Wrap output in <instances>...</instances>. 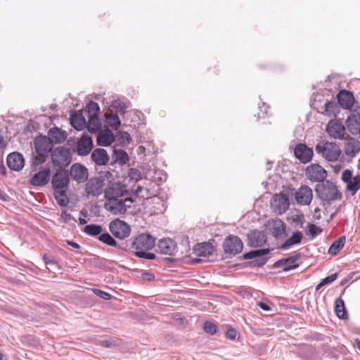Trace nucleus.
Returning <instances> with one entry per match:
<instances>
[{"mask_svg":"<svg viewBox=\"0 0 360 360\" xmlns=\"http://www.w3.org/2000/svg\"><path fill=\"white\" fill-rule=\"evenodd\" d=\"M155 245V238L150 234L141 233L134 238L129 243H122L119 248L123 250H129L136 256L148 260L155 259L156 255L147 251L153 249Z\"/></svg>","mask_w":360,"mask_h":360,"instance_id":"1","label":"nucleus"},{"mask_svg":"<svg viewBox=\"0 0 360 360\" xmlns=\"http://www.w3.org/2000/svg\"><path fill=\"white\" fill-rule=\"evenodd\" d=\"M316 152L328 162H335L341 155L339 146L326 140L319 141L315 147Z\"/></svg>","mask_w":360,"mask_h":360,"instance_id":"2","label":"nucleus"},{"mask_svg":"<svg viewBox=\"0 0 360 360\" xmlns=\"http://www.w3.org/2000/svg\"><path fill=\"white\" fill-rule=\"evenodd\" d=\"M317 197L322 201L330 202L341 198V193L332 181L327 180L318 184L315 188Z\"/></svg>","mask_w":360,"mask_h":360,"instance_id":"3","label":"nucleus"},{"mask_svg":"<svg viewBox=\"0 0 360 360\" xmlns=\"http://www.w3.org/2000/svg\"><path fill=\"white\" fill-rule=\"evenodd\" d=\"M109 230L117 238L124 239L127 238L131 233V228L125 221L116 219L109 224Z\"/></svg>","mask_w":360,"mask_h":360,"instance_id":"4","label":"nucleus"},{"mask_svg":"<svg viewBox=\"0 0 360 360\" xmlns=\"http://www.w3.org/2000/svg\"><path fill=\"white\" fill-rule=\"evenodd\" d=\"M271 234L277 240H283L287 237L286 224L281 219H272L268 221Z\"/></svg>","mask_w":360,"mask_h":360,"instance_id":"5","label":"nucleus"},{"mask_svg":"<svg viewBox=\"0 0 360 360\" xmlns=\"http://www.w3.org/2000/svg\"><path fill=\"white\" fill-rule=\"evenodd\" d=\"M52 162L58 166H68L71 162L70 150L63 146L56 148L51 154Z\"/></svg>","mask_w":360,"mask_h":360,"instance_id":"6","label":"nucleus"},{"mask_svg":"<svg viewBox=\"0 0 360 360\" xmlns=\"http://www.w3.org/2000/svg\"><path fill=\"white\" fill-rule=\"evenodd\" d=\"M127 194L126 186L120 182H110L104 191L105 199L122 198Z\"/></svg>","mask_w":360,"mask_h":360,"instance_id":"7","label":"nucleus"},{"mask_svg":"<svg viewBox=\"0 0 360 360\" xmlns=\"http://www.w3.org/2000/svg\"><path fill=\"white\" fill-rule=\"evenodd\" d=\"M306 176L311 181L322 183L327 176V172L319 164H311L306 169Z\"/></svg>","mask_w":360,"mask_h":360,"instance_id":"8","label":"nucleus"},{"mask_svg":"<svg viewBox=\"0 0 360 360\" xmlns=\"http://www.w3.org/2000/svg\"><path fill=\"white\" fill-rule=\"evenodd\" d=\"M326 132L329 136L335 139H342L345 136V128L340 120H331L326 126Z\"/></svg>","mask_w":360,"mask_h":360,"instance_id":"9","label":"nucleus"},{"mask_svg":"<svg viewBox=\"0 0 360 360\" xmlns=\"http://www.w3.org/2000/svg\"><path fill=\"white\" fill-rule=\"evenodd\" d=\"M243 248V242L238 236H229L225 239L224 250L226 253L237 255L242 251Z\"/></svg>","mask_w":360,"mask_h":360,"instance_id":"10","label":"nucleus"},{"mask_svg":"<svg viewBox=\"0 0 360 360\" xmlns=\"http://www.w3.org/2000/svg\"><path fill=\"white\" fill-rule=\"evenodd\" d=\"M70 182L68 170L59 169L52 176L51 184L53 189L66 188Z\"/></svg>","mask_w":360,"mask_h":360,"instance_id":"11","label":"nucleus"},{"mask_svg":"<svg viewBox=\"0 0 360 360\" xmlns=\"http://www.w3.org/2000/svg\"><path fill=\"white\" fill-rule=\"evenodd\" d=\"M129 200L126 198L124 200L121 198L106 199L104 204L105 208L114 214L124 213L127 211L125 201Z\"/></svg>","mask_w":360,"mask_h":360,"instance_id":"12","label":"nucleus"},{"mask_svg":"<svg viewBox=\"0 0 360 360\" xmlns=\"http://www.w3.org/2000/svg\"><path fill=\"white\" fill-rule=\"evenodd\" d=\"M294 155L302 163L306 164L311 160L314 152L306 144L299 143L294 149Z\"/></svg>","mask_w":360,"mask_h":360,"instance_id":"13","label":"nucleus"},{"mask_svg":"<svg viewBox=\"0 0 360 360\" xmlns=\"http://www.w3.org/2000/svg\"><path fill=\"white\" fill-rule=\"evenodd\" d=\"M70 176L77 183H84L88 179V170L86 167L80 163L73 164L70 169Z\"/></svg>","mask_w":360,"mask_h":360,"instance_id":"14","label":"nucleus"},{"mask_svg":"<svg viewBox=\"0 0 360 360\" xmlns=\"http://www.w3.org/2000/svg\"><path fill=\"white\" fill-rule=\"evenodd\" d=\"M103 186L101 178H90L86 184L85 191L88 195L98 196L103 193Z\"/></svg>","mask_w":360,"mask_h":360,"instance_id":"15","label":"nucleus"},{"mask_svg":"<svg viewBox=\"0 0 360 360\" xmlns=\"http://www.w3.org/2000/svg\"><path fill=\"white\" fill-rule=\"evenodd\" d=\"M6 163L11 170L20 172L25 166V159L21 153L13 152L7 156Z\"/></svg>","mask_w":360,"mask_h":360,"instance_id":"16","label":"nucleus"},{"mask_svg":"<svg viewBox=\"0 0 360 360\" xmlns=\"http://www.w3.org/2000/svg\"><path fill=\"white\" fill-rule=\"evenodd\" d=\"M313 198V193L308 186H302L295 193V200L300 205H308Z\"/></svg>","mask_w":360,"mask_h":360,"instance_id":"17","label":"nucleus"},{"mask_svg":"<svg viewBox=\"0 0 360 360\" xmlns=\"http://www.w3.org/2000/svg\"><path fill=\"white\" fill-rule=\"evenodd\" d=\"M160 252L164 255H175L177 246L174 240L171 238H163L158 241L157 245Z\"/></svg>","mask_w":360,"mask_h":360,"instance_id":"18","label":"nucleus"},{"mask_svg":"<svg viewBox=\"0 0 360 360\" xmlns=\"http://www.w3.org/2000/svg\"><path fill=\"white\" fill-rule=\"evenodd\" d=\"M290 202L285 194L275 195L271 202V207L280 214L285 212L289 208Z\"/></svg>","mask_w":360,"mask_h":360,"instance_id":"19","label":"nucleus"},{"mask_svg":"<svg viewBox=\"0 0 360 360\" xmlns=\"http://www.w3.org/2000/svg\"><path fill=\"white\" fill-rule=\"evenodd\" d=\"M264 231L254 230L248 234V245L252 247H260L266 242Z\"/></svg>","mask_w":360,"mask_h":360,"instance_id":"20","label":"nucleus"},{"mask_svg":"<svg viewBox=\"0 0 360 360\" xmlns=\"http://www.w3.org/2000/svg\"><path fill=\"white\" fill-rule=\"evenodd\" d=\"M93 147V141L87 134L82 136L77 142V152L79 155H86L90 153Z\"/></svg>","mask_w":360,"mask_h":360,"instance_id":"21","label":"nucleus"},{"mask_svg":"<svg viewBox=\"0 0 360 360\" xmlns=\"http://www.w3.org/2000/svg\"><path fill=\"white\" fill-rule=\"evenodd\" d=\"M299 257L300 255L297 254L294 256L281 259L274 264V267L278 268L283 266V271L285 272L295 269L299 266V264H295V261L297 260Z\"/></svg>","mask_w":360,"mask_h":360,"instance_id":"22","label":"nucleus"},{"mask_svg":"<svg viewBox=\"0 0 360 360\" xmlns=\"http://www.w3.org/2000/svg\"><path fill=\"white\" fill-rule=\"evenodd\" d=\"M50 178V169H44L34 174L30 180V184L34 186H44L48 184Z\"/></svg>","mask_w":360,"mask_h":360,"instance_id":"23","label":"nucleus"},{"mask_svg":"<svg viewBox=\"0 0 360 360\" xmlns=\"http://www.w3.org/2000/svg\"><path fill=\"white\" fill-rule=\"evenodd\" d=\"M344 151L347 156L354 158L360 151V142L354 138H349L345 143Z\"/></svg>","mask_w":360,"mask_h":360,"instance_id":"24","label":"nucleus"},{"mask_svg":"<svg viewBox=\"0 0 360 360\" xmlns=\"http://www.w3.org/2000/svg\"><path fill=\"white\" fill-rule=\"evenodd\" d=\"M34 146L37 153L41 156L46 155L51 150V142L46 137L37 138L34 141Z\"/></svg>","mask_w":360,"mask_h":360,"instance_id":"25","label":"nucleus"},{"mask_svg":"<svg viewBox=\"0 0 360 360\" xmlns=\"http://www.w3.org/2000/svg\"><path fill=\"white\" fill-rule=\"evenodd\" d=\"M213 252L214 247L210 243H198L193 248V254L198 257H207Z\"/></svg>","mask_w":360,"mask_h":360,"instance_id":"26","label":"nucleus"},{"mask_svg":"<svg viewBox=\"0 0 360 360\" xmlns=\"http://www.w3.org/2000/svg\"><path fill=\"white\" fill-rule=\"evenodd\" d=\"M91 158L97 165H105L109 160L108 153L103 148L95 149L92 152Z\"/></svg>","mask_w":360,"mask_h":360,"instance_id":"27","label":"nucleus"},{"mask_svg":"<svg viewBox=\"0 0 360 360\" xmlns=\"http://www.w3.org/2000/svg\"><path fill=\"white\" fill-rule=\"evenodd\" d=\"M340 105L345 108L349 109L354 105V98L351 92L342 91L338 96Z\"/></svg>","mask_w":360,"mask_h":360,"instance_id":"28","label":"nucleus"},{"mask_svg":"<svg viewBox=\"0 0 360 360\" xmlns=\"http://www.w3.org/2000/svg\"><path fill=\"white\" fill-rule=\"evenodd\" d=\"M115 141L113 133L106 129L99 132L97 136V144L101 146H108Z\"/></svg>","mask_w":360,"mask_h":360,"instance_id":"29","label":"nucleus"},{"mask_svg":"<svg viewBox=\"0 0 360 360\" xmlns=\"http://www.w3.org/2000/svg\"><path fill=\"white\" fill-rule=\"evenodd\" d=\"M303 237V233L301 231H295L289 238L281 244L280 248L281 250H286L292 245H298L302 242Z\"/></svg>","mask_w":360,"mask_h":360,"instance_id":"30","label":"nucleus"},{"mask_svg":"<svg viewBox=\"0 0 360 360\" xmlns=\"http://www.w3.org/2000/svg\"><path fill=\"white\" fill-rule=\"evenodd\" d=\"M70 124L77 130H82L86 126V119L82 113L72 115Z\"/></svg>","mask_w":360,"mask_h":360,"instance_id":"31","label":"nucleus"},{"mask_svg":"<svg viewBox=\"0 0 360 360\" xmlns=\"http://www.w3.org/2000/svg\"><path fill=\"white\" fill-rule=\"evenodd\" d=\"M56 200L61 207H65L69 202V200L65 188L54 189L53 193Z\"/></svg>","mask_w":360,"mask_h":360,"instance_id":"32","label":"nucleus"},{"mask_svg":"<svg viewBox=\"0 0 360 360\" xmlns=\"http://www.w3.org/2000/svg\"><path fill=\"white\" fill-rule=\"evenodd\" d=\"M112 158L115 163L120 165L126 164L129 160L127 153L122 149H114Z\"/></svg>","mask_w":360,"mask_h":360,"instance_id":"33","label":"nucleus"},{"mask_svg":"<svg viewBox=\"0 0 360 360\" xmlns=\"http://www.w3.org/2000/svg\"><path fill=\"white\" fill-rule=\"evenodd\" d=\"M107 124L112 129L117 130L121 124L119 117L111 110L105 114Z\"/></svg>","mask_w":360,"mask_h":360,"instance_id":"34","label":"nucleus"},{"mask_svg":"<svg viewBox=\"0 0 360 360\" xmlns=\"http://www.w3.org/2000/svg\"><path fill=\"white\" fill-rule=\"evenodd\" d=\"M339 112V107L337 103L333 101H327L324 104V110L323 114L328 117H335Z\"/></svg>","mask_w":360,"mask_h":360,"instance_id":"35","label":"nucleus"},{"mask_svg":"<svg viewBox=\"0 0 360 360\" xmlns=\"http://www.w3.org/2000/svg\"><path fill=\"white\" fill-rule=\"evenodd\" d=\"M88 117V123H86V127L88 131L90 133H96L97 132L101 126V123L98 116L94 117Z\"/></svg>","mask_w":360,"mask_h":360,"instance_id":"36","label":"nucleus"},{"mask_svg":"<svg viewBox=\"0 0 360 360\" xmlns=\"http://www.w3.org/2000/svg\"><path fill=\"white\" fill-rule=\"evenodd\" d=\"M270 252L269 248L259 249L250 251L243 255L245 259H252L255 258H262V256L267 255Z\"/></svg>","mask_w":360,"mask_h":360,"instance_id":"37","label":"nucleus"},{"mask_svg":"<svg viewBox=\"0 0 360 360\" xmlns=\"http://www.w3.org/2000/svg\"><path fill=\"white\" fill-rule=\"evenodd\" d=\"M345 243V237L342 236L337 239L329 248L328 253L335 255L338 252L343 248Z\"/></svg>","mask_w":360,"mask_h":360,"instance_id":"38","label":"nucleus"},{"mask_svg":"<svg viewBox=\"0 0 360 360\" xmlns=\"http://www.w3.org/2000/svg\"><path fill=\"white\" fill-rule=\"evenodd\" d=\"M360 188V176H355L347 184V190L351 192L352 195H354L357 191Z\"/></svg>","mask_w":360,"mask_h":360,"instance_id":"39","label":"nucleus"},{"mask_svg":"<svg viewBox=\"0 0 360 360\" xmlns=\"http://www.w3.org/2000/svg\"><path fill=\"white\" fill-rule=\"evenodd\" d=\"M84 232L91 236H100L102 232V227L98 224H89L86 225L84 228Z\"/></svg>","mask_w":360,"mask_h":360,"instance_id":"40","label":"nucleus"},{"mask_svg":"<svg viewBox=\"0 0 360 360\" xmlns=\"http://www.w3.org/2000/svg\"><path fill=\"white\" fill-rule=\"evenodd\" d=\"M49 134L55 140L57 143H61L65 141V135L64 132L58 129V127H54L49 131Z\"/></svg>","mask_w":360,"mask_h":360,"instance_id":"41","label":"nucleus"},{"mask_svg":"<svg viewBox=\"0 0 360 360\" xmlns=\"http://www.w3.org/2000/svg\"><path fill=\"white\" fill-rule=\"evenodd\" d=\"M99 110L100 109L98 103L94 101H90L86 105L84 112L86 114L87 117H95L98 116Z\"/></svg>","mask_w":360,"mask_h":360,"instance_id":"42","label":"nucleus"},{"mask_svg":"<svg viewBox=\"0 0 360 360\" xmlns=\"http://www.w3.org/2000/svg\"><path fill=\"white\" fill-rule=\"evenodd\" d=\"M99 345L106 348H112L120 345V340L115 337H108L100 340Z\"/></svg>","mask_w":360,"mask_h":360,"instance_id":"43","label":"nucleus"},{"mask_svg":"<svg viewBox=\"0 0 360 360\" xmlns=\"http://www.w3.org/2000/svg\"><path fill=\"white\" fill-rule=\"evenodd\" d=\"M98 240L103 243L112 247H118L120 244H117L116 240L108 233H102L98 236Z\"/></svg>","mask_w":360,"mask_h":360,"instance_id":"44","label":"nucleus"},{"mask_svg":"<svg viewBox=\"0 0 360 360\" xmlns=\"http://www.w3.org/2000/svg\"><path fill=\"white\" fill-rule=\"evenodd\" d=\"M335 312L336 315H346V309L343 300L340 297L336 299L335 302Z\"/></svg>","mask_w":360,"mask_h":360,"instance_id":"45","label":"nucleus"},{"mask_svg":"<svg viewBox=\"0 0 360 360\" xmlns=\"http://www.w3.org/2000/svg\"><path fill=\"white\" fill-rule=\"evenodd\" d=\"M322 232V229L314 224H308L307 226V234L315 237Z\"/></svg>","mask_w":360,"mask_h":360,"instance_id":"46","label":"nucleus"},{"mask_svg":"<svg viewBox=\"0 0 360 360\" xmlns=\"http://www.w3.org/2000/svg\"><path fill=\"white\" fill-rule=\"evenodd\" d=\"M203 329L207 333L214 335L217 332V326L214 323L207 321L204 323Z\"/></svg>","mask_w":360,"mask_h":360,"instance_id":"47","label":"nucleus"},{"mask_svg":"<svg viewBox=\"0 0 360 360\" xmlns=\"http://www.w3.org/2000/svg\"><path fill=\"white\" fill-rule=\"evenodd\" d=\"M111 107L117 110L120 112L124 113V110L128 107L127 104L120 99L114 100L111 104Z\"/></svg>","mask_w":360,"mask_h":360,"instance_id":"48","label":"nucleus"},{"mask_svg":"<svg viewBox=\"0 0 360 360\" xmlns=\"http://www.w3.org/2000/svg\"><path fill=\"white\" fill-rule=\"evenodd\" d=\"M92 291L96 295L103 299L104 300H109L112 297V295L98 288H93Z\"/></svg>","mask_w":360,"mask_h":360,"instance_id":"49","label":"nucleus"},{"mask_svg":"<svg viewBox=\"0 0 360 360\" xmlns=\"http://www.w3.org/2000/svg\"><path fill=\"white\" fill-rule=\"evenodd\" d=\"M113 175L110 171H105L100 174V176L98 178H101L103 179V183H104V181L106 180L108 182V184L110 182H114L112 181Z\"/></svg>","mask_w":360,"mask_h":360,"instance_id":"50","label":"nucleus"},{"mask_svg":"<svg viewBox=\"0 0 360 360\" xmlns=\"http://www.w3.org/2000/svg\"><path fill=\"white\" fill-rule=\"evenodd\" d=\"M268 261L266 257L257 258L251 262V264L253 266L260 267L264 266Z\"/></svg>","mask_w":360,"mask_h":360,"instance_id":"51","label":"nucleus"},{"mask_svg":"<svg viewBox=\"0 0 360 360\" xmlns=\"http://www.w3.org/2000/svg\"><path fill=\"white\" fill-rule=\"evenodd\" d=\"M352 178V172L349 169H345L342 174L341 179L344 182L347 183V184Z\"/></svg>","mask_w":360,"mask_h":360,"instance_id":"52","label":"nucleus"},{"mask_svg":"<svg viewBox=\"0 0 360 360\" xmlns=\"http://www.w3.org/2000/svg\"><path fill=\"white\" fill-rule=\"evenodd\" d=\"M337 278H338V274L335 273V274H330L328 276L323 278L321 281V282L324 285H328V284H330L331 283H333L334 281H335L337 279Z\"/></svg>","mask_w":360,"mask_h":360,"instance_id":"53","label":"nucleus"},{"mask_svg":"<svg viewBox=\"0 0 360 360\" xmlns=\"http://www.w3.org/2000/svg\"><path fill=\"white\" fill-rule=\"evenodd\" d=\"M292 223L296 224L297 226L302 227L304 221V217L302 214H297L295 217L292 218Z\"/></svg>","mask_w":360,"mask_h":360,"instance_id":"54","label":"nucleus"},{"mask_svg":"<svg viewBox=\"0 0 360 360\" xmlns=\"http://www.w3.org/2000/svg\"><path fill=\"white\" fill-rule=\"evenodd\" d=\"M61 217L65 222H70L71 220L76 221L75 219L67 211H63L61 213Z\"/></svg>","mask_w":360,"mask_h":360,"instance_id":"55","label":"nucleus"},{"mask_svg":"<svg viewBox=\"0 0 360 360\" xmlns=\"http://www.w3.org/2000/svg\"><path fill=\"white\" fill-rule=\"evenodd\" d=\"M236 330L233 328H229L226 333V338L230 340H235L236 338Z\"/></svg>","mask_w":360,"mask_h":360,"instance_id":"56","label":"nucleus"},{"mask_svg":"<svg viewBox=\"0 0 360 360\" xmlns=\"http://www.w3.org/2000/svg\"><path fill=\"white\" fill-rule=\"evenodd\" d=\"M257 304L258 307H259L262 310L265 311H269L271 310V306L268 302H258Z\"/></svg>","mask_w":360,"mask_h":360,"instance_id":"57","label":"nucleus"},{"mask_svg":"<svg viewBox=\"0 0 360 360\" xmlns=\"http://www.w3.org/2000/svg\"><path fill=\"white\" fill-rule=\"evenodd\" d=\"M43 260L46 265H56V262L54 259H51L47 255L43 256Z\"/></svg>","mask_w":360,"mask_h":360,"instance_id":"58","label":"nucleus"},{"mask_svg":"<svg viewBox=\"0 0 360 360\" xmlns=\"http://www.w3.org/2000/svg\"><path fill=\"white\" fill-rule=\"evenodd\" d=\"M142 278L145 281H153L155 278V275L149 273V272H144L142 274Z\"/></svg>","mask_w":360,"mask_h":360,"instance_id":"59","label":"nucleus"},{"mask_svg":"<svg viewBox=\"0 0 360 360\" xmlns=\"http://www.w3.org/2000/svg\"><path fill=\"white\" fill-rule=\"evenodd\" d=\"M67 244L70 246H71L72 248H75V249H79L80 248V245L74 242V241H71V240H67Z\"/></svg>","mask_w":360,"mask_h":360,"instance_id":"60","label":"nucleus"},{"mask_svg":"<svg viewBox=\"0 0 360 360\" xmlns=\"http://www.w3.org/2000/svg\"><path fill=\"white\" fill-rule=\"evenodd\" d=\"M6 142L4 141V139L2 136L0 135V153H2L3 150L6 147Z\"/></svg>","mask_w":360,"mask_h":360,"instance_id":"61","label":"nucleus"},{"mask_svg":"<svg viewBox=\"0 0 360 360\" xmlns=\"http://www.w3.org/2000/svg\"><path fill=\"white\" fill-rule=\"evenodd\" d=\"M0 174L5 176H6L7 174V170H6V168L5 167V166L3 165V163L1 162V164H0Z\"/></svg>","mask_w":360,"mask_h":360,"instance_id":"62","label":"nucleus"},{"mask_svg":"<svg viewBox=\"0 0 360 360\" xmlns=\"http://www.w3.org/2000/svg\"><path fill=\"white\" fill-rule=\"evenodd\" d=\"M122 137V139H125L128 143L130 142L131 136L128 133L124 132Z\"/></svg>","mask_w":360,"mask_h":360,"instance_id":"63","label":"nucleus"},{"mask_svg":"<svg viewBox=\"0 0 360 360\" xmlns=\"http://www.w3.org/2000/svg\"><path fill=\"white\" fill-rule=\"evenodd\" d=\"M354 347L357 348L359 350H360V340L358 339H356L354 340Z\"/></svg>","mask_w":360,"mask_h":360,"instance_id":"64","label":"nucleus"}]
</instances>
